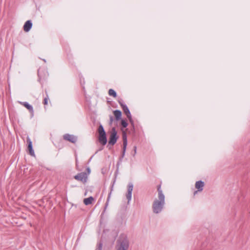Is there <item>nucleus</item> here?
<instances>
[{"instance_id":"nucleus-1","label":"nucleus","mask_w":250,"mask_h":250,"mask_svg":"<svg viewBox=\"0 0 250 250\" xmlns=\"http://www.w3.org/2000/svg\"><path fill=\"white\" fill-rule=\"evenodd\" d=\"M158 198L155 199L152 204V210L154 213H160L164 208L165 196L161 189V185L158 186Z\"/></svg>"},{"instance_id":"nucleus-2","label":"nucleus","mask_w":250,"mask_h":250,"mask_svg":"<svg viewBox=\"0 0 250 250\" xmlns=\"http://www.w3.org/2000/svg\"><path fill=\"white\" fill-rule=\"evenodd\" d=\"M118 244L116 250H128L129 243L127 237L125 234H121L117 241Z\"/></svg>"},{"instance_id":"nucleus-3","label":"nucleus","mask_w":250,"mask_h":250,"mask_svg":"<svg viewBox=\"0 0 250 250\" xmlns=\"http://www.w3.org/2000/svg\"><path fill=\"white\" fill-rule=\"evenodd\" d=\"M98 132L99 134L98 138L99 142L103 146H105L107 143V138L106 136V132L102 125H100L99 127Z\"/></svg>"},{"instance_id":"nucleus-4","label":"nucleus","mask_w":250,"mask_h":250,"mask_svg":"<svg viewBox=\"0 0 250 250\" xmlns=\"http://www.w3.org/2000/svg\"><path fill=\"white\" fill-rule=\"evenodd\" d=\"M123 147L122 154L121 156H120L118 162L117 163V166L118 167H119V166L121 165V164L122 162V159L125 156L126 146L127 145V137H126V135L125 133H124L123 135Z\"/></svg>"},{"instance_id":"nucleus-5","label":"nucleus","mask_w":250,"mask_h":250,"mask_svg":"<svg viewBox=\"0 0 250 250\" xmlns=\"http://www.w3.org/2000/svg\"><path fill=\"white\" fill-rule=\"evenodd\" d=\"M118 139V136L117 134V131L116 130L115 127H113L112 128V131L111 135L109 137V140L108 141V145H114L117 142V140Z\"/></svg>"},{"instance_id":"nucleus-6","label":"nucleus","mask_w":250,"mask_h":250,"mask_svg":"<svg viewBox=\"0 0 250 250\" xmlns=\"http://www.w3.org/2000/svg\"><path fill=\"white\" fill-rule=\"evenodd\" d=\"M74 178L78 181L85 183L87 182V176L85 172H81L75 175Z\"/></svg>"},{"instance_id":"nucleus-7","label":"nucleus","mask_w":250,"mask_h":250,"mask_svg":"<svg viewBox=\"0 0 250 250\" xmlns=\"http://www.w3.org/2000/svg\"><path fill=\"white\" fill-rule=\"evenodd\" d=\"M63 138L65 140L69 141L73 144H75L77 141V136L68 133L64 134L63 136Z\"/></svg>"},{"instance_id":"nucleus-8","label":"nucleus","mask_w":250,"mask_h":250,"mask_svg":"<svg viewBox=\"0 0 250 250\" xmlns=\"http://www.w3.org/2000/svg\"><path fill=\"white\" fill-rule=\"evenodd\" d=\"M133 188V184L132 183H129L127 186V193L126 194V198L128 200V203H129L132 198V192Z\"/></svg>"},{"instance_id":"nucleus-9","label":"nucleus","mask_w":250,"mask_h":250,"mask_svg":"<svg viewBox=\"0 0 250 250\" xmlns=\"http://www.w3.org/2000/svg\"><path fill=\"white\" fill-rule=\"evenodd\" d=\"M115 182H116V177H115L112 183V185L110 187V192L109 193L108 195V197H107V200H106V203L105 204V207H104V210H105V209H106L108 205V204H109V200H110V197H111V193H112V192L113 191V188H114V184L115 183Z\"/></svg>"},{"instance_id":"nucleus-10","label":"nucleus","mask_w":250,"mask_h":250,"mask_svg":"<svg viewBox=\"0 0 250 250\" xmlns=\"http://www.w3.org/2000/svg\"><path fill=\"white\" fill-rule=\"evenodd\" d=\"M205 185L204 182L201 180L197 181L195 183V187L198 190L194 191V194L195 195L198 191H202Z\"/></svg>"},{"instance_id":"nucleus-11","label":"nucleus","mask_w":250,"mask_h":250,"mask_svg":"<svg viewBox=\"0 0 250 250\" xmlns=\"http://www.w3.org/2000/svg\"><path fill=\"white\" fill-rule=\"evenodd\" d=\"M27 142L28 143V148L29 154L32 156H35V152L33 148L32 142L29 137L27 138Z\"/></svg>"},{"instance_id":"nucleus-12","label":"nucleus","mask_w":250,"mask_h":250,"mask_svg":"<svg viewBox=\"0 0 250 250\" xmlns=\"http://www.w3.org/2000/svg\"><path fill=\"white\" fill-rule=\"evenodd\" d=\"M20 103L29 110V112L32 114V116H33L34 109L33 106L31 104L26 102H20Z\"/></svg>"},{"instance_id":"nucleus-13","label":"nucleus","mask_w":250,"mask_h":250,"mask_svg":"<svg viewBox=\"0 0 250 250\" xmlns=\"http://www.w3.org/2000/svg\"><path fill=\"white\" fill-rule=\"evenodd\" d=\"M32 27V22L30 20L27 21L23 26L24 30L25 32H28L30 30Z\"/></svg>"},{"instance_id":"nucleus-14","label":"nucleus","mask_w":250,"mask_h":250,"mask_svg":"<svg viewBox=\"0 0 250 250\" xmlns=\"http://www.w3.org/2000/svg\"><path fill=\"white\" fill-rule=\"evenodd\" d=\"M113 112L116 120L118 121L121 119L122 112L120 110H115Z\"/></svg>"},{"instance_id":"nucleus-15","label":"nucleus","mask_w":250,"mask_h":250,"mask_svg":"<svg viewBox=\"0 0 250 250\" xmlns=\"http://www.w3.org/2000/svg\"><path fill=\"white\" fill-rule=\"evenodd\" d=\"M94 198L92 196H90L87 198H85L83 200V203L85 205H88L92 203Z\"/></svg>"},{"instance_id":"nucleus-16","label":"nucleus","mask_w":250,"mask_h":250,"mask_svg":"<svg viewBox=\"0 0 250 250\" xmlns=\"http://www.w3.org/2000/svg\"><path fill=\"white\" fill-rule=\"evenodd\" d=\"M122 109L128 118H130V117H131V113L127 105L124 106V108H123Z\"/></svg>"},{"instance_id":"nucleus-17","label":"nucleus","mask_w":250,"mask_h":250,"mask_svg":"<svg viewBox=\"0 0 250 250\" xmlns=\"http://www.w3.org/2000/svg\"><path fill=\"white\" fill-rule=\"evenodd\" d=\"M108 94L110 96H113L114 98H116L117 96L116 92L113 89H110L109 90Z\"/></svg>"},{"instance_id":"nucleus-18","label":"nucleus","mask_w":250,"mask_h":250,"mask_svg":"<svg viewBox=\"0 0 250 250\" xmlns=\"http://www.w3.org/2000/svg\"><path fill=\"white\" fill-rule=\"evenodd\" d=\"M118 102L119 104H120V105L121 106L122 108H124V106L126 105V104L124 103L123 100L122 99H119L118 101Z\"/></svg>"},{"instance_id":"nucleus-19","label":"nucleus","mask_w":250,"mask_h":250,"mask_svg":"<svg viewBox=\"0 0 250 250\" xmlns=\"http://www.w3.org/2000/svg\"><path fill=\"white\" fill-rule=\"evenodd\" d=\"M121 125L123 127L125 128L127 126L128 123L125 120H122L121 121Z\"/></svg>"},{"instance_id":"nucleus-20","label":"nucleus","mask_w":250,"mask_h":250,"mask_svg":"<svg viewBox=\"0 0 250 250\" xmlns=\"http://www.w3.org/2000/svg\"><path fill=\"white\" fill-rule=\"evenodd\" d=\"M102 247H103V243H102V242H100L98 244V248L96 250H102Z\"/></svg>"},{"instance_id":"nucleus-21","label":"nucleus","mask_w":250,"mask_h":250,"mask_svg":"<svg viewBox=\"0 0 250 250\" xmlns=\"http://www.w3.org/2000/svg\"><path fill=\"white\" fill-rule=\"evenodd\" d=\"M128 119L129 120V122H130L131 125L132 126V127L133 128H134V122H133V120L132 119V117H130V118H128Z\"/></svg>"},{"instance_id":"nucleus-22","label":"nucleus","mask_w":250,"mask_h":250,"mask_svg":"<svg viewBox=\"0 0 250 250\" xmlns=\"http://www.w3.org/2000/svg\"><path fill=\"white\" fill-rule=\"evenodd\" d=\"M128 119L129 120V122H130L131 125L132 126V127L133 128H134V122H133V120L132 119V117H130V118H128Z\"/></svg>"},{"instance_id":"nucleus-23","label":"nucleus","mask_w":250,"mask_h":250,"mask_svg":"<svg viewBox=\"0 0 250 250\" xmlns=\"http://www.w3.org/2000/svg\"><path fill=\"white\" fill-rule=\"evenodd\" d=\"M48 96L45 97L44 99V100H43V104H44L45 105H47V104H48Z\"/></svg>"},{"instance_id":"nucleus-24","label":"nucleus","mask_w":250,"mask_h":250,"mask_svg":"<svg viewBox=\"0 0 250 250\" xmlns=\"http://www.w3.org/2000/svg\"><path fill=\"white\" fill-rule=\"evenodd\" d=\"M134 154H133V156H135L136 154V151H137V146H134Z\"/></svg>"},{"instance_id":"nucleus-25","label":"nucleus","mask_w":250,"mask_h":250,"mask_svg":"<svg viewBox=\"0 0 250 250\" xmlns=\"http://www.w3.org/2000/svg\"><path fill=\"white\" fill-rule=\"evenodd\" d=\"M113 118L112 116H110V124H111L113 122Z\"/></svg>"},{"instance_id":"nucleus-26","label":"nucleus","mask_w":250,"mask_h":250,"mask_svg":"<svg viewBox=\"0 0 250 250\" xmlns=\"http://www.w3.org/2000/svg\"><path fill=\"white\" fill-rule=\"evenodd\" d=\"M87 171H88V173H89L90 172V168H89V167H88V168H87Z\"/></svg>"},{"instance_id":"nucleus-27","label":"nucleus","mask_w":250,"mask_h":250,"mask_svg":"<svg viewBox=\"0 0 250 250\" xmlns=\"http://www.w3.org/2000/svg\"><path fill=\"white\" fill-rule=\"evenodd\" d=\"M103 149V147L100 148V149H99V150H102Z\"/></svg>"}]
</instances>
